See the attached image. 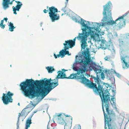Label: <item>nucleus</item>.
Listing matches in <instances>:
<instances>
[{"mask_svg":"<svg viewBox=\"0 0 129 129\" xmlns=\"http://www.w3.org/2000/svg\"><path fill=\"white\" fill-rule=\"evenodd\" d=\"M112 91H113V92H114V90H112Z\"/></svg>","mask_w":129,"mask_h":129,"instance_id":"48","label":"nucleus"},{"mask_svg":"<svg viewBox=\"0 0 129 129\" xmlns=\"http://www.w3.org/2000/svg\"><path fill=\"white\" fill-rule=\"evenodd\" d=\"M15 2L17 3L16 7H13V11L14 12V14H17L16 11H19V9L21 8V7L22 5L21 3L19 1H15Z\"/></svg>","mask_w":129,"mask_h":129,"instance_id":"14","label":"nucleus"},{"mask_svg":"<svg viewBox=\"0 0 129 129\" xmlns=\"http://www.w3.org/2000/svg\"><path fill=\"white\" fill-rule=\"evenodd\" d=\"M115 73L116 74V75L119 78H120L121 77L120 75L118 73H117L116 72H115Z\"/></svg>","mask_w":129,"mask_h":129,"instance_id":"29","label":"nucleus"},{"mask_svg":"<svg viewBox=\"0 0 129 129\" xmlns=\"http://www.w3.org/2000/svg\"><path fill=\"white\" fill-rule=\"evenodd\" d=\"M110 57L108 56H106L105 58L104 59L106 60H109V59Z\"/></svg>","mask_w":129,"mask_h":129,"instance_id":"30","label":"nucleus"},{"mask_svg":"<svg viewBox=\"0 0 129 129\" xmlns=\"http://www.w3.org/2000/svg\"><path fill=\"white\" fill-rule=\"evenodd\" d=\"M30 103H29L27 106L26 107L27 108H30L32 107V102L31 101H30Z\"/></svg>","mask_w":129,"mask_h":129,"instance_id":"25","label":"nucleus"},{"mask_svg":"<svg viewBox=\"0 0 129 129\" xmlns=\"http://www.w3.org/2000/svg\"><path fill=\"white\" fill-rule=\"evenodd\" d=\"M38 110H36L35 111H34L33 112V115L35 113H36L37 112H38Z\"/></svg>","mask_w":129,"mask_h":129,"instance_id":"37","label":"nucleus"},{"mask_svg":"<svg viewBox=\"0 0 129 129\" xmlns=\"http://www.w3.org/2000/svg\"><path fill=\"white\" fill-rule=\"evenodd\" d=\"M119 42L120 43H121L122 44L123 43V41H122L121 39H120L119 40Z\"/></svg>","mask_w":129,"mask_h":129,"instance_id":"35","label":"nucleus"},{"mask_svg":"<svg viewBox=\"0 0 129 129\" xmlns=\"http://www.w3.org/2000/svg\"><path fill=\"white\" fill-rule=\"evenodd\" d=\"M21 116H25L26 113V109L25 108L23 109L21 112Z\"/></svg>","mask_w":129,"mask_h":129,"instance_id":"22","label":"nucleus"},{"mask_svg":"<svg viewBox=\"0 0 129 129\" xmlns=\"http://www.w3.org/2000/svg\"><path fill=\"white\" fill-rule=\"evenodd\" d=\"M62 71L64 72L61 71H59V72H60L61 75V79L66 78L67 79H73L76 78L77 79H80L81 82L85 84L89 88L93 89V90H96L95 89V84L91 82L89 80L86 79L84 75H80L78 76L77 74H72L70 75V76L67 77H66V75L65 73H64V72H65L66 70L64 69H62Z\"/></svg>","mask_w":129,"mask_h":129,"instance_id":"4","label":"nucleus"},{"mask_svg":"<svg viewBox=\"0 0 129 129\" xmlns=\"http://www.w3.org/2000/svg\"><path fill=\"white\" fill-rule=\"evenodd\" d=\"M85 21L86 22V21L81 18L80 23L85 28L82 29V33H79L77 37V38L81 40V48L84 49H85V47L86 48L87 46L86 44H87L86 41L88 37L90 35L91 39L96 40L99 38V35L95 31H96V32L99 33L101 30L99 23L96 22L94 23V24L93 25V27H92L88 26L87 24H85Z\"/></svg>","mask_w":129,"mask_h":129,"instance_id":"2","label":"nucleus"},{"mask_svg":"<svg viewBox=\"0 0 129 129\" xmlns=\"http://www.w3.org/2000/svg\"><path fill=\"white\" fill-rule=\"evenodd\" d=\"M48 6H47V9H48Z\"/></svg>","mask_w":129,"mask_h":129,"instance_id":"43","label":"nucleus"},{"mask_svg":"<svg viewBox=\"0 0 129 129\" xmlns=\"http://www.w3.org/2000/svg\"><path fill=\"white\" fill-rule=\"evenodd\" d=\"M87 23H89V21H87Z\"/></svg>","mask_w":129,"mask_h":129,"instance_id":"44","label":"nucleus"},{"mask_svg":"<svg viewBox=\"0 0 129 129\" xmlns=\"http://www.w3.org/2000/svg\"><path fill=\"white\" fill-rule=\"evenodd\" d=\"M53 80L51 78L49 79H47L46 78H45L39 81L36 80L34 81L33 80V98L35 94L37 96H39L40 95L41 92L40 93L38 90L39 89V87H47Z\"/></svg>","mask_w":129,"mask_h":129,"instance_id":"6","label":"nucleus"},{"mask_svg":"<svg viewBox=\"0 0 129 129\" xmlns=\"http://www.w3.org/2000/svg\"><path fill=\"white\" fill-rule=\"evenodd\" d=\"M19 121H18V120L17 122V129H19Z\"/></svg>","mask_w":129,"mask_h":129,"instance_id":"31","label":"nucleus"},{"mask_svg":"<svg viewBox=\"0 0 129 129\" xmlns=\"http://www.w3.org/2000/svg\"><path fill=\"white\" fill-rule=\"evenodd\" d=\"M107 74L108 78L110 81H112L111 83L113 84L114 83H115V79L114 76H111L112 74L111 73H108V74Z\"/></svg>","mask_w":129,"mask_h":129,"instance_id":"15","label":"nucleus"},{"mask_svg":"<svg viewBox=\"0 0 129 129\" xmlns=\"http://www.w3.org/2000/svg\"><path fill=\"white\" fill-rule=\"evenodd\" d=\"M106 125L105 124V129H107V127H106Z\"/></svg>","mask_w":129,"mask_h":129,"instance_id":"40","label":"nucleus"},{"mask_svg":"<svg viewBox=\"0 0 129 129\" xmlns=\"http://www.w3.org/2000/svg\"><path fill=\"white\" fill-rule=\"evenodd\" d=\"M20 89L24 95L30 99L32 98V79H26L20 84Z\"/></svg>","mask_w":129,"mask_h":129,"instance_id":"8","label":"nucleus"},{"mask_svg":"<svg viewBox=\"0 0 129 129\" xmlns=\"http://www.w3.org/2000/svg\"><path fill=\"white\" fill-rule=\"evenodd\" d=\"M111 101L113 102V103L114 105L115 104L116 99L114 97H112L111 99Z\"/></svg>","mask_w":129,"mask_h":129,"instance_id":"26","label":"nucleus"},{"mask_svg":"<svg viewBox=\"0 0 129 129\" xmlns=\"http://www.w3.org/2000/svg\"><path fill=\"white\" fill-rule=\"evenodd\" d=\"M111 4L110 3L108 2L105 6H103V14L106 16L105 18L104 22L102 23V25H112L114 24H116L119 28L124 26L125 23V20L123 19L124 15L118 17L115 21L113 20L111 13V11L110 10V4Z\"/></svg>","mask_w":129,"mask_h":129,"instance_id":"3","label":"nucleus"},{"mask_svg":"<svg viewBox=\"0 0 129 129\" xmlns=\"http://www.w3.org/2000/svg\"><path fill=\"white\" fill-rule=\"evenodd\" d=\"M77 38L76 37H75L74 39L73 40H71L72 42H73V44L74 45H75V41H76V39Z\"/></svg>","mask_w":129,"mask_h":129,"instance_id":"28","label":"nucleus"},{"mask_svg":"<svg viewBox=\"0 0 129 129\" xmlns=\"http://www.w3.org/2000/svg\"><path fill=\"white\" fill-rule=\"evenodd\" d=\"M46 69L49 73H52L55 70L53 67H48Z\"/></svg>","mask_w":129,"mask_h":129,"instance_id":"20","label":"nucleus"},{"mask_svg":"<svg viewBox=\"0 0 129 129\" xmlns=\"http://www.w3.org/2000/svg\"><path fill=\"white\" fill-rule=\"evenodd\" d=\"M86 49L87 51H84V59H82L79 62L80 67L79 70H78L75 67L73 66V69L77 71L76 74L78 75H83V73H85V72L88 71V67H89V65L90 64V62L91 60L90 58L87 55L89 52L88 49Z\"/></svg>","mask_w":129,"mask_h":129,"instance_id":"5","label":"nucleus"},{"mask_svg":"<svg viewBox=\"0 0 129 129\" xmlns=\"http://www.w3.org/2000/svg\"><path fill=\"white\" fill-rule=\"evenodd\" d=\"M31 123V117H29L26 120L25 129H28Z\"/></svg>","mask_w":129,"mask_h":129,"instance_id":"16","label":"nucleus"},{"mask_svg":"<svg viewBox=\"0 0 129 129\" xmlns=\"http://www.w3.org/2000/svg\"><path fill=\"white\" fill-rule=\"evenodd\" d=\"M13 94V93L10 91H8L6 94L3 93L2 100L3 103L5 105H7L9 103H12L13 101L12 96Z\"/></svg>","mask_w":129,"mask_h":129,"instance_id":"11","label":"nucleus"},{"mask_svg":"<svg viewBox=\"0 0 129 129\" xmlns=\"http://www.w3.org/2000/svg\"><path fill=\"white\" fill-rule=\"evenodd\" d=\"M101 41V42L100 44L101 47H103V48H105L108 46L107 45L108 43L105 40H102Z\"/></svg>","mask_w":129,"mask_h":129,"instance_id":"17","label":"nucleus"},{"mask_svg":"<svg viewBox=\"0 0 129 129\" xmlns=\"http://www.w3.org/2000/svg\"><path fill=\"white\" fill-rule=\"evenodd\" d=\"M66 11H64V12H65Z\"/></svg>","mask_w":129,"mask_h":129,"instance_id":"45","label":"nucleus"},{"mask_svg":"<svg viewBox=\"0 0 129 129\" xmlns=\"http://www.w3.org/2000/svg\"><path fill=\"white\" fill-rule=\"evenodd\" d=\"M57 121L59 124L66 125V122H72V117L70 115L59 114L57 115Z\"/></svg>","mask_w":129,"mask_h":129,"instance_id":"9","label":"nucleus"},{"mask_svg":"<svg viewBox=\"0 0 129 129\" xmlns=\"http://www.w3.org/2000/svg\"><path fill=\"white\" fill-rule=\"evenodd\" d=\"M64 46V49H68L69 48H71L75 45L72 42L71 40L65 41V43L63 44Z\"/></svg>","mask_w":129,"mask_h":129,"instance_id":"13","label":"nucleus"},{"mask_svg":"<svg viewBox=\"0 0 129 129\" xmlns=\"http://www.w3.org/2000/svg\"><path fill=\"white\" fill-rule=\"evenodd\" d=\"M49 14L52 22H54L59 19V16L56 13L58 12L57 9L54 7L49 8Z\"/></svg>","mask_w":129,"mask_h":129,"instance_id":"10","label":"nucleus"},{"mask_svg":"<svg viewBox=\"0 0 129 129\" xmlns=\"http://www.w3.org/2000/svg\"><path fill=\"white\" fill-rule=\"evenodd\" d=\"M20 116H21V113H19V115H18V121H19V117H20Z\"/></svg>","mask_w":129,"mask_h":129,"instance_id":"32","label":"nucleus"},{"mask_svg":"<svg viewBox=\"0 0 129 129\" xmlns=\"http://www.w3.org/2000/svg\"><path fill=\"white\" fill-rule=\"evenodd\" d=\"M97 71L96 72L97 76L99 75V74L101 73L102 72V70L99 69H98L97 70Z\"/></svg>","mask_w":129,"mask_h":129,"instance_id":"24","label":"nucleus"},{"mask_svg":"<svg viewBox=\"0 0 129 129\" xmlns=\"http://www.w3.org/2000/svg\"><path fill=\"white\" fill-rule=\"evenodd\" d=\"M3 20H5V21L6 22H7V20H8V18H4L3 19Z\"/></svg>","mask_w":129,"mask_h":129,"instance_id":"38","label":"nucleus"},{"mask_svg":"<svg viewBox=\"0 0 129 129\" xmlns=\"http://www.w3.org/2000/svg\"><path fill=\"white\" fill-rule=\"evenodd\" d=\"M74 129H81L80 127H75L74 128Z\"/></svg>","mask_w":129,"mask_h":129,"instance_id":"33","label":"nucleus"},{"mask_svg":"<svg viewBox=\"0 0 129 129\" xmlns=\"http://www.w3.org/2000/svg\"><path fill=\"white\" fill-rule=\"evenodd\" d=\"M63 53L61 51H60L59 52V54L57 55H56L55 54H54V56L55 58H56L57 57H59L60 56H61V57H63Z\"/></svg>","mask_w":129,"mask_h":129,"instance_id":"18","label":"nucleus"},{"mask_svg":"<svg viewBox=\"0 0 129 129\" xmlns=\"http://www.w3.org/2000/svg\"><path fill=\"white\" fill-rule=\"evenodd\" d=\"M95 81L97 83L98 86L95 83V89L96 90H93V91L100 96L102 102V107L105 119V122L107 125L109 129H113V126L112 124L111 118L115 115L114 112L112 110L109 109L110 105L109 101L110 100V93L108 91V85L107 84H104L102 86L100 84V80L98 77L95 78L94 79Z\"/></svg>","mask_w":129,"mask_h":129,"instance_id":"1","label":"nucleus"},{"mask_svg":"<svg viewBox=\"0 0 129 129\" xmlns=\"http://www.w3.org/2000/svg\"><path fill=\"white\" fill-rule=\"evenodd\" d=\"M94 71L96 72L97 71V70H98V69L94 67V68L93 69Z\"/></svg>","mask_w":129,"mask_h":129,"instance_id":"36","label":"nucleus"},{"mask_svg":"<svg viewBox=\"0 0 129 129\" xmlns=\"http://www.w3.org/2000/svg\"><path fill=\"white\" fill-rule=\"evenodd\" d=\"M67 50V49H64L62 50H61L62 52H63V57L64 56V55H65L66 54H67L69 55H71V54H69V51H66Z\"/></svg>","mask_w":129,"mask_h":129,"instance_id":"21","label":"nucleus"},{"mask_svg":"<svg viewBox=\"0 0 129 129\" xmlns=\"http://www.w3.org/2000/svg\"><path fill=\"white\" fill-rule=\"evenodd\" d=\"M4 20H2L1 21V23H0V27L4 29L5 27V25H3L4 23Z\"/></svg>","mask_w":129,"mask_h":129,"instance_id":"23","label":"nucleus"},{"mask_svg":"<svg viewBox=\"0 0 129 129\" xmlns=\"http://www.w3.org/2000/svg\"><path fill=\"white\" fill-rule=\"evenodd\" d=\"M10 0H3L2 6L3 8L6 10L9 7V4L12 5L13 4V1L12 0L11 2Z\"/></svg>","mask_w":129,"mask_h":129,"instance_id":"12","label":"nucleus"},{"mask_svg":"<svg viewBox=\"0 0 129 129\" xmlns=\"http://www.w3.org/2000/svg\"><path fill=\"white\" fill-rule=\"evenodd\" d=\"M67 1H68V0H66Z\"/></svg>","mask_w":129,"mask_h":129,"instance_id":"47","label":"nucleus"},{"mask_svg":"<svg viewBox=\"0 0 129 129\" xmlns=\"http://www.w3.org/2000/svg\"><path fill=\"white\" fill-rule=\"evenodd\" d=\"M63 14H63V13L61 15L62 16H63Z\"/></svg>","mask_w":129,"mask_h":129,"instance_id":"42","label":"nucleus"},{"mask_svg":"<svg viewBox=\"0 0 129 129\" xmlns=\"http://www.w3.org/2000/svg\"><path fill=\"white\" fill-rule=\"evenodd\" d=\"M43 12L44 13H47L48 12V10H46L45 9L43 10Z\"/></svg>","mask_w":129,"mask_h":129,"instance_id":"34","label":"nucleus"},{"mask_svg":"<svg viewBox=\"0 0 129 129\" xmlns=\"http://www.w3.org/2000/svg\"><path fill=\"white\" fill-rule=\"evenodd\" d=\"M111 47H112V48L111 49H110V47H109L108 48L110 50H113V47L112 46H111Z\"/></svg>","mask_w":129,"mask_h":129,"instance_id":"39","label":"nucleus"},{"mask_svg":"<svg viewBox=\"0 0 129 129\" xmlns=\"http://www.w3.org/2000/svg\"><path fill=\"white\" fill-rule=\"evenodd\" d=\"M58 73L56 78L53 80L51 82L49 85L46 87H39L38 90L39 92H41L40 96H41L42 98H43L53 89L55 88L58 85V79L61 78V73L59 71L57 72Z\"/></svg>","mask_w":129,"mask_h":129,"instance_id":"7","label":"nucleus"},{"mask_svg":"<svg viewBox=\"0 0 129 129\" xmlns=\"http://www.w3.org/2000/svg\"><path fill=\"white\" fill-rule=\"evenodd\" d=\"M18 105H19V106H20V104H19V103H18Z\"/></svg>","mask_w":129,"mask_h":129,"instance_id":"41","label":"nucleus"},{"mask_svg":"<svg viewBox=\"0 0 129 129\" xmlns=\"http://www.w3.org/2000/svg\"><path fill=\"white\" fill-rule=\"evenodd\" d=\"M9 30L11 31H13L14 29L15 28L13 25V24L11 22H10L9 25Z\"/></svg>","mask_w":129,"mask_h":129,"instance_id":"19","label":"nucleus"},{"mask_svg":"<svg viewBox=\"0 0 129 129\" xmlns=\"http://www.w3.org/2000/svg\"><path fill=\"white\" fill-rule=\"evenodd\" d=\"M100 75H101V78H102V79H104V78H105V77L104 76V73L102 72L101 73V74H99V76H100Z\"/></svg>","mask_w":129,"mask_h":129,"instance_id":"27","label":"nucleus"},{"mask_svg":"<svg viewBox=\"0 0 129 129\" xmlns=\"http://www.w3.org/2000/svg\"><path fill=\"white\" fill-rule=\"evenodd\" d=\"M11 66H12V65H10V67H11Z\"/></svg>","mask_w":129,"mask_h":129,"instance_id":"46","label":"nucleus"},{"mask_svg":"<svg viewBox=\"0 0 129 129\" xmlns=\"http://www.w3.org/2000/svg\"><path fill=\"white\" fill-rule=\"evenodd\" d=\"M15 0H13V1H14Z\"/></svg>","mask_w":129,"mask_h":129,"instance_id":"49","label":"nucleus"}]
</instances>
